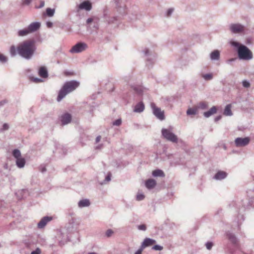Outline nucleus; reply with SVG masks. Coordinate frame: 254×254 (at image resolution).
Listing matches in <instances>:
<instances>
[{"label": "nucleus", "instance_id": "47", "mask_svg": "<svg viewBox=\"0 0 254 254\" xmlns=\"http://www.w3.org/2000/svg\"><path fill=\"white\" fill-rule=\"evenodd\" d=\"M101 138V136H100V135H99V136H98L96 137V143L99 142L100 141Z\"/></svg>", "mask_w": 254, "mask_h": 254}, {"label": "nucleus", "instance_id": "17", "mask_svg": "<svg viewBox=\"0 0 254 254\" xmlns=\"http://www.w3.org/2000/svg\"><path fill=\"white\" fill-rule=\"evenodd\" d=\"M227 173L224 171H219L215 175L214 178L216 180H222L226 178Z\"/></svg>", "mask_w": 254, "mask_h": 254}, {"label": "nucleus", "instance_id": "11", "mask_svg": "<svg viewBox=\"0 0 254 254\" xmlns=\"http://www.w3.org/2000/svg\"><path fill=\"white\" fill-rule=\"evenodd\" d=\"M78 8L79 9H85L89 11L92 8V4L89 1L85 0L79 5Z\"/></svg>", "mask_w": 254, "mask_h": 254}, {"label": "nucleus", "instance_id": "20", "mask_svg": "<svg viewBox=\"0 0 254 254\" xmlns=\"http://www.w3.org/2000/svg\"><path fill=\"white\" fill-rule=\"evenodd\" d=\"M16 163L19 168H22L25 164V160L24 158L21 157L16 159Z\"/></svg>", "mask_w": 254, "mask_h": 254}, {"label": "nucleus", "instance_id": "37", "mask_svg": "<svg viewBox=\"0 0 254 254\" xmlns=\"http://www.w3.org/2000/svg\"><path fill=\"white\" fill-rule=\"evenodd\" d=\"M122 124V120L121 119H118L117 120H116L114 123H113V125L114 126H119L121 125Z\"/></svg>", "mask_w": 254, "mask_h": 254}, {"label": "nucleus", "instance_id": "19", "mask_svg": "<svg viewBox=\"0 0 254 254\" xmlns=\"http://www.w3.org/2000/svg\"><path fill=\"white\" fill-rule=\"evenodd\" d=\"M144 109V105L142 102L138 103L134 108V111L135 112L140 113Z\"/></svg>", "mask_w": 254, "mask_h": 254}, {"label": "nucleus", "instance_id": "39", "mask_svg": "<svg viewBox=\"0 0 254 254\" xmlns=\"http://www.w3.org/2000/svg\"><path fill=\"white\" fill-rule=\"evenodd\" d=\"M41 251L39 248H37L35 251L31 252V254H41Z\"/></svg>", "mask_w": 254, "mask_h": 254}, {"label": "nucleus", "instance_id": "18", "mask_svg": "<svg viewBox=\"0 0 254 254\" xmlns=\"http://www.w3.org/2000/svg\"><path fill=\"white\" fill-rule=\"evenodd\" d=\"M227 237L228 239L233 244H236L237 242V239L234 234L230 233H227Z\"/></svg>", "mask_w": 254, "mask_h": 254}, {"label": "nucleus", "instance_id": "23", "mask_svg": "<svg viewBox=\"0 0 254 254\" xmlns=\"http://www.w3.org/2000/svg\"><path fill=\"white\" fill-rule=\"evenodd\" d=\"M90 205V201L87 199H82L78 202V206H89Z\"/></svg>", "mask_w": 254, "mask_h": 254}, {"label": "nucleus", "instance_id": "45", "mask_svg": "<svg viewBox=\"0 0 254 254\" xmlns=\"http://www.w3.org/2000/svg\"><path fill=\"white\" fill-rule=\"evenodd\" d=\"M32 0H23V3L25 4H28Z\"/></svg>", "mask_w": 254, "mask_h": 254}, {"label": "nucleus", "instance_id": "9", "mask_svg": "<svg viewBox=\"0 0 254 254\" xmlns=\"http://www.w3.org/2000/svg\"><path fill=\"white\" fill-rule=\"evenodd\" d=\"M244 26L240 24H233L230 26L231 31L234 33H239L244 31Z\"/></svg>", "mask_w": 254, "mask_h": 254}, {"label": "nucleus", "instance_id": "52", "mask_svg": "<svg viewBox=\"0 0 254 254\" xmlns=\"http://www.w3.org/2000/svg\"><path fill=\"white\" fill-rule=\"evenodd\" d=\"M64 74L65 75H73V73H71V72H64Z\"/></svg>", "mask_w": 254, "mask_h": 254}, {"label": "nucleus", "instance_id": "13", "mask_svg": "<svg viewBox=\"0 0 254 254\" xmlns=\"http://www.w3.org/2000/svg\"><path fill=\"white\" fill-rule=\"evenodd\" d=\"M71 120V116L68 113H65L61 116V122L63 125L69 123Z\"/></svg>", "mask_w": 254, "mask_h": 254}, {"label": "nucleus", "instance_id": "32", "mask_svg": "<svg viewBox=\"0 0 254 254\" xmlns=\"http://www.w3.org/2000/svg\"><path fill=\"white\" fill-rule=\"evenodd\" d=\"M213 246V244L211 242H207L205 244V246H206L207 249L208 250H210L212 249Z\"/></svg>", "mask_w": 254, "mask_h": 254}, {"label": "nucleus", "instance_id": "50", "mask_svg": "<svg viewBox=\"0 0 254 254\" xmlns=\"http://www.w3.org/2000/svg\"><path fill=\"white\" fill-rule=\"evenodd\" d=\"M53 23L51 22H48L47 23V25L48 27H51L52 26Z\"/></svg>", "mask_w": 254, "mask_h": 254}, {"label": "nucleus", "instance_id": "31", "mask_svg": "<svg viewBox=\"0 0 254 254\" xmlns=\"http://www.w3.org/2000/svg\"><path fill=\"white\" fill-rule=\"evenodd\" d=\"M163 249V247L161 246L156 245L152 247V250L155 251H162Z\"/></svg>", "mask_w": 254, "mask_h": 254}, {"label": "nucleus", "instance_id": "55", "mask_svg": "<svg viewBox=\"0 0 254 254\" xmlns=\"http://www.w3.org/2000/svg\"><path fill=\"white\" fill-rule=\"evenodd\" d=\"M88 254H98L96 253H95V252H91V253H89Z\"/></svg>", "mask_w": 254, "mask_h": 254}, {"label": "nucleus", "instance_id": "15", "mask_svg": "<svg viewBox=\"0 0 254 254\" xmlns=\"http://www.w3.org/2000/svg\"><path fill=\"white\" fill-rule=\"evenodd\" d=\"M156 185V181L153 179H148L145 182V186L148 189H151Z\"/></svg>", "mask_w": 254, "mask_h": 254}, {"label": "nucleus", "instance_id": "38", "mask_svg": "<svg viewBox=\"0 0 254 254\" xmlns=\"http://www.w3.org/2000/svg\"><path fill=\"white\" fill-rule=\"evenodd\" d=\"M113 234V231L111 229H108L106 232V236L107 237H110Z\"/></svg>", "mask_w": 254, "mask_h": 254}, {"label": "nucleus", "instance_id": "29", "mask_svg": "<svg viewBox=\"0 0 254 254\" xmlns=\"http://www.w3.org/2000/svg\"><path fill=\"white\" fill-rule=\"evenodd\" d=\"M208 107V104L206 102H201L199 104L198 108L202 109H206Z\"/></svg>", "mask_w": 254, "mask_h": 254}, {"label": "nucleus", "instance_id": "30", "mask_svg": "<svg viewBox=\"0 0 254 254\" xmlns=\"http://www.w3.org/2000/svg\"><path fill=\"white\" fill-rule=\"evenodd\" d=\"M10 53L11 56H14L16 54V50L14 46H11L10 48Z\"/></svg>", "mask_w": 254, "mask_h": 254}, {"label": "nucleus", "instance_id": "44", "mask_svg": "<svg viewBox=\"0 0 254 254\" xmlns=\"http://www.w3.org/2000/svg\"><path fill=\"white\" fill-rule=\"evenodd\" d=\"M111 174L110 173H109L108 175L107 176V177H106V180L107 181H110L111 180Z\"/></svg>", "mask_w": 254, "mask_h": 254}, {"label": "nucleus", "instance_id": "51", "mask_svg": "<svg viewBox=\"0 0 254 254\" xmlns=\"http://www.w3.org/2000/svg\"><path fill=\"white\" fill-rule=\"evenodd\" d=\"M92 21H93L92 18H89L87 19V23L88 24H89V23H90L92 22Z\"/></svg>", "mask_w": 254, "mask_h": 254}, {"label": "nucleus", "instance_id": "41", "mask_svg": "<svg viewBox=\"0 0 254 254\" xmlns=\"http://www.w3.org/2000/svg\"><path fill=\"white\" fill-rule=\"evenodd\" d=\"M143 251V249H142L141 247H139L138 250L136 252H135L134 254H142V252Z\"/></svg>", "mask_w": 254, "mask_h": 254}, {"label": "nucleus", "instance_id": "56", "mask_svg": "<svg viewBox=\"0 0 254 254\" xmlns=\"http://www.w3.org/2000/svg\"><path fill=\"white\" fill-rule=\"evenodd\" d=\"M45 170H46L45 169H43V170H42V172H44Z\"/></svg>", "mask_w": 254, "mask_h": 254}, {"label": "nucleus", "instance_id": "4", "mask_svg": "<svg viewBox=\"0 0 254 254\" xmlns=\"http://www.w3.org/2000/svg\"><path fill=\"white\" fill-rule=\"evenodd\" d=\"M162 133L164 138H166L167 140L173 142H177V136L173 133L170 130L167 129H162Z\"/></svg>", "mask_w": 254, "mask_h": 254}, {"label": "nucleus", "instance_id": "24", "mask_svg": "<svg viewBox=\"0 0 254 254\" xmlns=\"http://www.w3.org/2000/svg\"><path fill=\"white\" fill-rule=\"evenodd\" d=\"M30 33V32L29 31L28 28L23 29L22 30H20L18 32V34L19 36H26Z\"/></svg>", "mask_w": 254, "mask_h": 254}, {"label": "nucleus", "instance_id": "2", "mask_svg": "<svg viewBox=\"0 0 254 254\" xmlns=\"http://www.w3.org/2000/svg\"><path fill=\"white\" fill-rule=\"evenodd\" d=\"M79 85V83L75 80L66 82L59 92L57 101H60L66 94L74 91Z\"/></svg>", "mask_w": 254, "mask_h": 254}, {"label": "nucleus", "instance_id": "8", "mask_svg": "<svg viewBox=\"0 0 254 254\" xmlns=\"http://www.w3.org/2000/svg\"><path fill=\"white\" fill-rule=\"evenodd\" d=\"M156 243V240L149 238H146L144 239L143 241L142 242L141 246L140 247H141L142 249H144L147 247L152 246L154 244Z\"/></svg>", "mask_w": 254, "mask_h": 254}, {"label": "nucleus", "instance_id": "35", "mask_svg": "<svg viewBox=\"0 0 254 254\" xmlns=\"http://www.w3.org/2000/svg\"><path fill=\"white\" fill-rule=\"evenodd\" d=\"M144 198V195L141 193H138L136 195V199L137 200H141Z\"/></svg>", "mask_w": 254, "mask_h": 254}, {"label": "nucleus", "instance_id": "34", "mask_svg": "<svg viewBox=\"0 0 254 254\" xmlns=\"http://www.w3.org/2000/svg\"><path fill=\"white\" fill-rule=\"evenodd\" d=\"M7 61V58L3 54H0V61L2 63L5 62Z\"/></svg>", "mask_w": 254, "mask_h": 254}, {"label": "nucleus", "instance_id": "48", "mask_svg": "<svg viewBox=\"0 0 254 254\" xmlns=\"http://www.w3.org/2000/svg\"><path fill=\"white\" fill-rule=\"evenodd\" d=\"M44 4H45V2L44 1H40V5L39 7L41 8V7H42L44 6Z\"/></svg>", "mask_w": 254, "mask_h": 254}, {"label": "nucleus", "instance_id": "1", "mask_svg": "<svg viewBox=\"0 0 254 254\" xmlns=\"http://www.w3.org/2000/svg\"><path fill=\"white\" fill-rule=\"evenodd\" d=\"M35 45L33 40H28L20 43L17 48L18 54L26 59H30L35 51Z\"/></svg>", "mask_w": 254, "mask_h": 254}, {"label": "nucleus", "instance_id": "49", "mask_svg": "<svg viewBox=\"0 0 254 254\" xmlns=\"http://www.w3.org/2000/svg\"><path fill=\"white\" fill-rule=\"evenodd\" d=\"M221 118V116H217L215 118V122H217L218 121H219V120H220Z\"/></svg>", "mask_w": 254, "mask_h": 254}, {"label": "nucleus", "instance_id": "16", "mask_svg": "<svg viewBox=\"0 0 254 254\" xmlns=\"http://www.w3.org/2000/svg\"><path fill=\"white\" fill-rule=\"evenodd\" d=\"M39 75L43 78H46L48 76V71L45 67L42 66L39 68Z\"/></svg>", "mask_w": 254, "mask_h": 254}, {"label": "nucleus", "instance_id": "28", "mask_svg": "<svg viewBox=\"0 0 254 254\" xmlns=\"http://www.w3.org/2000/svg\"><path fill=\"white\" fill-rule=\"evenodd\" d=\"M55 13V9L50 8H47L46 9L47 15L49 17H52L54 15Z\"/></svg>", "mask_w": 254, "mask_h": 254}, {"label": "nucleus", "instance_id": "6", "mask_svg": "<svg viewBox=\"0 0 254 254\" xmlns=\"http://www.w3.org/2000/svg\"><path fill=\"white\" fill-rule=\"evenodd\" d=\"M151 107L153 114L157 118L160 120H163L165 119L164 111H162L160 108L156 107L154 103L151 104Z\"/></svg>", "mask_w": 254, "mask_h": 254}, {"label": "nucleus", "instance_id": "36", "mask_svg": "<svg viewBox=\"0 0 254 254\" xmlns=\"http://www.w3.org/2000/svg\"><path fill=\"white\" fill-rule=\"evenodd\" d=\"M203 77L206 80H210L212 78V75L211 74H206L203 75Z\"/></svg>", "mask_w": 254, "mask_h": 254}, {"label": "nucleus", "instance_id": "3", "mask_svg": "<svg viewBox=\"0 0 254 254\" xmlns=\"http://www.w3.org/2000/svg\"><path fill=\"white\" fill-rule=\"evenodd\" d=\"M239 57L241 59L249 60L253 58L252 52L244 45H241L238 50Z\"/></svg>", "mask_w": 254, "mask_h": 254}, {"label": "nucleus", "instance_id": "22", "mask_svg": "<svg viewBox=\"0 0 254 254\" xmlns=\"http://www.w3.org/2000/svg\"><path fill=\"white\" fill-rule=\"evenodd\" d=\"M220 57V53L218 50H215L210 54L211 59L212 60H218Z\"/></svg>", "mask_w": 254, "mask_h": 254}, {"label": "nucleus", "instance_id": "46", "mask_svg": "<svg viewBox=\"0 0 254 254\" xmlns=\"http://www.w3.org/2000/svg\"><path fill=\"white\" fill-rule=\"evenodd\" d=\"M8 128V126L7 124H4L3 125V129L4 130H6V129H7Z\"/></svg>", "mask_w": 254, "mask_h": 254}, {"label": "nucleus", "instance_id": "10", "mask_svg": "<svg viewBox=\"0 0 254 254\" xmlns=\"http://www.w3.org/2000/svg\"><path fill=\"white\" fill-rule=\"evenodd\" d=\"M52 220V217L50 216H45L43 217L40 222L38 223V227L40 229L43 228L48 222Z\"/></svg>", "mask_w": 254, "mask_h": 254}, {"label": "nucleus", "instance_id": "25", "mask_svg": "<svg viewBox=\"0 0 254 254\" xmlns=\"http://www.w3.org/2000/svg\"><path fill=\"white\" fill-rule=\"evenodd\" d=\"M152 175L154 177H164L165 174L164 172L161 170H155L153 171Z\"/></svg>", "mask_w": 254, "mask_h": 254}, {"label": "nucleus", "instance_id": "43", "mask_svg": "<svg viewBox=\"0 0 254 254\" xmlns=\"http://www.w3.org/2000/svg\"><path fill=\"white\" fill-rule=\"evenodd\" d=\"M33 81L36 82V83H39V82H41L43 81V80L40 78H34L33 79Z\"/></svg>", "mask_w": 254, "mask_h": 254}, {"label": "nucleus", "instance_id": "12", "mask_svg": "<svg viewBox=\"0 0 254 254\" xmlns=\"http://www.w3.org/2000/svg\"><path fill=\"white\" fill-rule=\"evenodd\" d=\"M40 23L38 22H33L31 23L27 27L30 33L34 32L38 30L40 27Z\"/></svg>", "mask_w": 254, "mask_h": 254}, {"label": "nucleus", "instance_id": "42", "mask_svg": "<svg viewBox=\"0 0 254 254\" xmlns=\"http://www.w3.org/2000/svg\"><path fill=\"white\" fill-rule=\"evenodd\" d=\"M174 9L173 8H170L167 11V16H170L173 12Z\"/></svg>", "mask_w": 254, "mask_h": 254}, {"label": "nucleus", "instance_id": "40", "mask_svg": "<svg viewBox=\"0 0 254 254\" xmlns=\"http://www.w3.org/2000/svg\"><path fill=\"white\" fill-rule=\"evenodd\" d=\"M243 85L244 87L248 88L250 86V84L248 81H247L246 80H244L243 82Z\"/></svg>", "mask_w": 254, "mask_h": 254}, {"label": "nucleus", "instance_id": "26", "mask_svg": "<svg viewBox=\"0 0 254 254\" xmlns=\"http://www.w3.org/2000/svg\"><path fill=\"white\" fill-rule=\"evenodd\" d=\"M197 112V108H189L187 111V114L188 115H195Z\"/></svg>", "mask_w": 254, "mask_h": 254}, {"label": "nucleus", "instance_id": "33", "mask_svg": "<svg viewBox=\"0 0 254 254\" xmlns=\"http://www.w3.org/2000/svg\"><path fill=\"white\" fill-rule=\"evenodd\" d=\"M137 228L139 230L145 231L146 230V226L145 224L139 225L137 226Z\"/></svg>", "mask_w": 254, "mask_h": 254}, {"label": "nucleus", "instance_id": "21", "mask_svg": "<svg viewBox=\"0 0 254 254\" xmlns=\"http://www.w3.org/2000/svg\"><path fill=\"white\" fill-rule=\"evenodd\" d=\"M223 114L225 116H232V112L231 111V105L228 104L227 105L224 111Z\"/></svg>", "mask_w": 254, "mask_h": 254}, {"label": "nucleus", "instance_id": "53", "mask_svg": "<svg viewBox=\"0 0 254 254\" xmlns=\"http://www.w3.org/2000/svg\"><path fill=\"white\" fill-rule=\"evenodd\" d=\"M238 44H238V43H237V42H233L232 43V45H234V46H238Z\"/></svg>", "mask_w": 254, "mask_h": 254}, {"label": "nucleus", "instance_id": "5", "mask_svg": "<svg viewBox=\"0 0 254 254\" xmlns=\"http://www.w3.org/2000/svg\"><path fill=\"white\" fill-rule=\"evenodd\" d=\"M88 47L87 45L85 43H78L70 50L72 53H78L85 51Z\"/></svg>", "mask_w": 254, "mask_h": 254}, {"label": "nucleus", "instance_id": "7", "mask_svg": "<svg viewBox=\"0 0 254 254\" xmlns=\"http://www.w3.org/2000/svg\"><path fill=\"white\" fill-rule=\"evenodd\" d=\"M250 139L248 137L245 138L238 137L235 140V143L237 147L245 146L250 142Z\"/></svg>", "mask_w": 254, "mask_h": 254}, {"label": "nucleus", "instance_id": "14", "mask_svg": "<svg viewBox=\"0 0 254 254\" xmlns=\"http://www.w3.org/2000/svg\"><path fill=\"white\" fill-rule=\"evenodd\" d=\"M217 111V108L216 106H213L209 111L204 112L203 115L206 118H208L211 115L216 113Z\"/></svg>", "mask_w": 254, "mask_h": 254}, {"label": "nucleus", "instance_id": "27", "mask_svg": "<svg viewBox=\"0 0 254 254\" xmlns=\"http://www.w3.org/2000/svg\"><path fill=\"white\" fill-rule=\"evenodd\" d=\"M13 155L16 159L21 157V153L18 149H14L13 150Z\"/></svg>", "mask_w": 254, "mask_h": 254}, {"label": "nucleus", "instance_id": "54", "mask_svg": "<svg viewBox=\"0 0 254 254\" xmlns=\"http://www.w3.org/2000/svg\"><path fill=\"white\" fill-rule=\"evenodd\" d=\"M4 103H5V102L4 101H2V102H0V105H3Z\"/></svg>", "mask_w": 254, "mask_h": 254}]
</instances>
